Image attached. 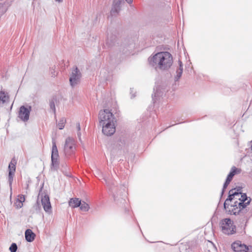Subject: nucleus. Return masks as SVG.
I'll return each mask as SVG.
<instances>
[{
	"instance_id": "f8f14e48",
	"label": "nucleus",
	"mask_w": 252,
	"mask_h": 252,
	"mask_svg": "<svg viewBox=\"0 0 252 252\" xmlns=\"http://www.w3.org/2000/svg\"><path fill=\"white\" fill-rule=\"evenodd\" d=\"M41 203L44 211L48 213H50L52 210L49 197L45 195L41 199Z\"/></svg>"
},
{
	"instance_id": "7ed1b4c3",
	"label": "nucleus",
	"mask_w": 252,
	"mask_h": 252,
	"mask_svg": "<svg viewBox=\"0 0 252 252\" xmlns=\"http://www.w3.org/2000/svg\"><path fill=\"white\" fill-rule=\"evenodd\" d=\"M99 124L117 123L116 119L112 112L108 109L101 110L98 114Z\"/></svg>"
},
{
	"instance_id": "6e6552de",
	"label": "nucleus",
	"mask_w": 252,
	"mask_h": 252,
	"mask_svg": "<svg viewBox=\"0 0 252 252\" xmlns=\"http://www.w3.org/2000/svg\"><path fill=\"white\" fill-rule=\"evenodd\" d=\"M75 150V140L71 137H68L65 140L64 151L66 155H69Z\"/></svg>"
},
{
	"instance_id": "9b49d317",
	"label": "nucleus",
	"mask_w": 252,
	"mask_h": 252,
	"mask_svg": "<svg viewBox=\"0 0 252 252\" xmlns=\"http://www.w3.org/2000/svg\"><path fill=\"white\" fill-rule=\"evenodd\" d=\"M16 161L14 159H12L9 164L8 166V181L10 185H11L13 181V176L14 175L16 169Z\"/></svg>"
},
{
	"instance_id": "f257e3e1",
	"label": "nucleus",
	"mask_w": 252,
	"mask_h": 252,
	"mask_svg": "<svg viewBox=\"0 0 252 252\" xmlns=\"http://www.w3.org/2000/svg\"><path fill=\"white\" fill-rule=\"evenodd\" d=\"M149 64L157 70L165 71L170 68L173 61L171 54L168 52H160L148 58Z\"/></svg>"
},
{
	"instance_id": "a878e982",
	"label": "nucleus",
	"mask_w": 252,
	"mask_h": 252,
	"mask_svg": "<svg viewBox=\"0 0 252 252\" xmlns=\"http://www.w3.org/2000/svg\"><path fill=\"white\" fill-rule=\"evenodd\" d=\"M23 206V203L22 202H21L20 201L16 200L15 202L14 203V206L17 208V209H20L21 208H22Z\"/></svg>"
},
{
	"instance_id": "9d476101",
	"label": "nucleus",
	"mask_w": 252,
	"mask_h": 252,
	"mask_svg": "<svg viewBox=\"0 0 252 252\" xmlns=\"http://www.w3.org/2000/svg\"><path fill=\"white\" fill-rule=\"evenodd\" d=\"M31 111V107L30 106L27 108L22 106L19 111L18 117L24 122L28 121L29 119Z\"/></svg>"
},
{
	"instance_id": "0eeeda50",
	"label": "nucleus",
	"mask_w": 252,
	"mask_h": 252,
	"mask_svg": "<svg viewBox=\"0 0 252 252\" xmlns=\"http://www.w3.org/2000/svg\"><path fill=\"white\" fill-rule=\"evenodd\" d=\"M102 127V133L106 136H111L116 131V123L99 124Z\"/></svg>"
},
{
	"instance_id": "f03ea898",
	"label": "nucleus",
	"mask_w": 252,
	"mask_h": 252,
	"mask_svg": "<svg viewBox=\"0 0 252 252\" xmlns=\"http://www.w3.org/2000/svg\"><path fill=\"white\" fill-rule=\"evenodd\" d=\"M250 201L251 199L248 198L246 193H241L240 198H239V201H235L234 202V204H231V210L230 209L228 212L230 214H238L247 206L249 205Z\"/></svg>"
},
{
	"instance_id": "1a4fd4ad",
	"label": "nucleus",
	"mask_w": 252,
	"mask_h": 252,
	"mask_svg": "<svg viewBox=\"0 0 252 252\" xmlns=\"http://www.w3.org/2000/svg\"><path fill=\"white\" fill-rule=\"evenodd\" d=\"M81 76V73L77 67L72 70L69 78L70 83L72 87H74L79 83Z\"/></svg>"
},
{
	"instance_id": "412c9836",
	"label": "nucleus",
	"mask_w": 252,
	"mask_h": 252,
	"mask_svg": "<svg viewBox=\"0 0 252 252\" xmlns=\"http://www.w3.org/2000/svg\"><path fill=\"white\" fill-rule=\"evenodd\" d=\"M233 177L228 175L226 181L224 183L223 187V189L222 191V194L223 193L224 189L227 188L228 185L229 184L230 182L232 180Z\"/></svg>"
},
{
	"instance_id": "bb28decb",
	"label": "nucleus",
	"mask_w": 252,
	"mask_h": 252,
	"mask_svg": "<svg viewBox=\"0 0 252 252\" xmlns=\"http://www.w3.org/2000/svg\"><path fill=\"white\" fill-rule=\"evenodd\" d=\"M76 128L78 130L77 132V135L79 139V140L81 141V132H80L81 127H80V125L79 123L76 124Z\"/></svg>"
},
{
	"instance_id": "2eb2a0df",
	"label": "nucleus",
	"mask_w": 252,
	"mask_h": 252,
	"mask_svg": "<svg viewBox=\"0 0 252 252\" xmlns=\"http://www.w3.org/2000/svg\"><path fill=\"white\" fill-rule=\"evenodd\" d=\"M81 200L79 198H74L70 199L69 201V205L72 208H76L79 207Z\"/></svg>"
},
{
	"instance_id": "473e14b6",
	"label": "nucleus",
	"mask_w": 252,
	"mask_h": 252,
	"mask_svg": "<svg viewBox=\"0 0 252 252\" xmlns=\"http://www.w3.org/2000/svg\"><path fill=\"white\" fill-rule=\"evenodd\" d=\"M55 0L58 2H62L63 1V0Z\"/></svg>"
},
{
	"instance_id": "393cba45",
	"label": "nucleus",
	"mask_w": 252,
	"mask_h": 252,
	"mask_svg": "<svg viewBox=\"0 0 252 252\" xmlns=\"http://www.w3.org/2000/svg\"><path fill=\"white\" fill-rule=\"evenodd\" d=\"M17 250V246L15 243H12L9 247V250L11 252H16Z\"/></svg>"
},
{
	"instance_id": "20e7f679",
	"label": "nucleus",
	"mask_w": 252,
	"mask_h": 252,
	"mask_svg": "<svg viewBox=\"0 0 252 252\" xmlns=\"http://www.w3.org/2000/svg\"><path fill=\"white\" fill-rule=\"evenodd\" d=\"M242 188H238V189H231L229 192L228 198H227L224 203V208L226 211L228 212V210L230 209V205L228 203L229 201L234 202L235 201L239 200V198H240L241 195Z\"/></svg>"
},
{
	"instance_id": "b1692460",
	"label": "nucleus",
	"mask_w": 252,
	"mask_h": 252,
	"mask_svg": "<svg viewBox=\"0 0 252 252\" xmlns=\"http://www.w3.org/2000/svg\"><path fill=\"white\" fill-rule=\"evenodd\" d=\"M65 120L64 118H62L58 123V126L60 129H62L64 126Z\"/></svg>"
},
{
	"instance_id": "c85d7f7f",
	"label": "nucleus",
	"mask_w": 252,
	"mask_h": 252,
	"mask_svg": "<svg viewBox=\"0 0 252 252\" xmlns=\"http://www.w3.org/2000/svg\"><path fill=\"white\" fill-rule=\"evenodd\" d=\"M50 108L53 110L54 113H55V105L54 102L53 101H50Z\"/></svg>"
},
{
	"instance_id": "dca6fc26",
	"label": "nucleus",
	"mask_w": 252,
	"mask_h": 252,
	"mask_svg": "<svg viewBox=\"0 0 252 252\" xmlns=\"http://www.w3.org/2000/svg\"><path fill=\"white\" fill-rule=\"evenodd\" d=\"M51 169L54 170H57L59 167V165L58 158H51Z\"/></svg>"
},
{
	"instance_id": "4be33fe9",
	"label": "nucleus",
	"mask_w": 252,
	"mask_h": 252,
	"mask_svg": "<svg viewBox=\"0 0 252 252\" xmlns=\"http://www.w3.org/2000/svg\"><path fill=\"white\" fill-rule=\"evenodd\" d=\"M240 173V170L236 168L235 166L232 167L231 171L228 174L229 176L233 177V176L238 173Z\"/></svg>"
},
{
	"instance_id": "7c9ffc66",
	"label": "nucleus",
	"mask_w": 252,
	"mask_h": 252,
	"mask_svg": "<svg viewBox=\"0 0 252 252\" xmlns=\"http://www.w3.org/2000/svg\"><path fill=\"white\" fill-rule=\"evenodd\" d=\"M179 68L183 67L182 63V62L180 61H179Z\"/></svg>"
},
{
	"instance_id": "39448f33",
	"label": "nucleus",
	"mask_w": 252,
	"mask_h": 252,
	"mask_svg": "<svg viewBox=\"0 0 252 252\" xmlns=\"http://www.w3.org/2000/svg\"><path fill=\"white\" fill-rule=\"evenodd\" d=\"M221 230L226 235L233 234L236 232V226L233 221L230 219H225L221 220Z\"/></svg>"
},
{
	"instance_id": "6ab92c4d",
	"label": "nucleus",
	"mask_w": 252,
	"mask_h": 252,
	"mask_svg": "<svg viewBox=\"0 0 252 252\" xmlns=\"http://www.w3.org/2000/svg\"><path fill=\"white\" fill-rule=\"evenodd\" d=\"M8 99V96L4 92L1 91L0 92V103L3 104ZM1 104H0V105Z\"/></svg>"
},
{
	"instance_id": "aec40b11",
	"label": "nucleus",
	"mask_w": 252,
	"mask_h": 252,
	"mask_svg": "<svg viewBox=\"0 0 252 252\" xmlns=\"http://www.w3.org/2000/svg\"><path fill=\"white\" fill-rule=\"evenodd\" d=\"M79 207L82 211L85 212L88 211L90 208L89 204L84 201H81V204Z\"/></svg>"
},
{
	"instance_id": "ddd939ff",
	"label": "nucleus",
	"mask_w": 252,
	"mask_h": 252,
	"mask_svg": "<svg viewBox=\"0 0 252 252\" xmlns=\"http://www.w3.org/2000/svg\"><path fill=\"white\" fill-rule=\"evenodd\" d=\"M122 0H114L113 6L111 10L112 15H115L120 10V5Z\"/></svg>"
},
{
	"instance_id": "5701e85b",
	"label": "nucleus",
	"mask_w": 252,
	"mask_h": 252,
	"mask_svg": "<svg viewBox=\"0 0 252 252\" xmlns=\"http://www.w3.org/2000/svg\"><path fill=\"white\" fill-rule=\"evenodd\" d=\"M240 173V170L236 168L235 166L232 167L231 171L228 174L229 176L233 177V176L238 173Z\"/></svg>"
},
{
	"instance_id": "f3484780",
	"label": "nucleus",
	"mask_w": 252,
	"mask_h": 252,
	"mask_svg": "<svg viewBox=\"0 0 252 252\" xmlns=\"http://www.w3.org/2000/svg\"><path fill=\"white\" fill-rule=\"evenodd\" d=\"M58 151L55 141H52V150L51 158H58Z\"/></svg>"
},
{
	"instance_id": "a211bd4d",
	"label": "nucleus",
	"mask_w": 252,
	"mask_h": 252,
	"mask_svg": "<svg viewBox=\"0 0 252 252\" xmlns=\"http://www.w3.org/2000/svg\"><path fill=\"white\" fill-rule=\"evenodd\" d=\"M183 71V67L178 68L177 69L176 72V74L175 75V77H174L175 81H178L179 80V79L181 78V77L182 75Z\"/></svg>"
},
{
	"instance_id": "423d86ee",
	"label": "nucleus",
	"mask_w": 252,
	"mask_h": 252,
	"mask_svg": "<svg viewBox=\"0 0 252 252\" xmlns=\"http://www.w3.org/2000/svg\"><path fill=\"white\" fill-rule=\"evenodd\" d=\"M231 247L235 252H252V246L248 247L239 241L234 242Z\"/></svg>"
},
{
	"instance_id": "4468645a",
	"label": "nucleus",
	"mask_w": 252,
	"mask_h": 252,
	"mask_svg": "<svg viewBox=\"0 0 252 252\" xmlns=\"http://www.w3.org/2000/svg\"><path fill=\"white\" fill-rule=\"evenodd\" d=\"M35 237V234L32 231V230L28 229L25 231V238L26 240L29 242H32Z\"/></svg>"
},
{
	"instance_id": "f704fd0d",
	"label": "nucleus",
	"mask_w": 252,
	"mask_h": 252,
	"mask_svg": "<svg viewBox=\"0 0 252 252\" xmlns=\"http://www.w3.org/2000/svg\"><path fill=\"white\" fill-rule=\"evenodd\" d=\"M251 150H252V146H251Z\"/></svg>"
},
{
	"instance_id": "2f4dec72",
	"label": "nucleus",
	"mask_w": 252,
	"mask_h": 252,
	"mask_svg": "<svg viewBox=\"0 0 252 252\" xmlns=\"http://www.w3.org/2000/svg\"><path fill=\"white\" fill-rule=\"evenodd\" d=\"M126 1H127L128 3H132L133 0H126Z\"/></svg>"
},
{
	"instance_id": "72a5a7b5",
	"label": "nucleus",
	"mask_w": 252,
	"mask_h": 252,
	"mask_svg": "<svg viewBox=\"0 0 252 252\" xmlns=\"http://www.w3.org/2000/svg\"><path fill=\"white\" fill-rule=\"evenodd\" d=\"M104 180L105 181L106 183L107 184H108H108H109V183H108V182L107 181V180H106V179L105 177H104Z\"/></svg>"
},
{
	"instance_id": "cd10ccee",
	"label": "nucleus",
	"mask_w": 252,
	"mask_h": 252,
	"mask_svg": "<svg viewBox=\"0 0 252 252\" xmlns=\"http://www.w3.org/2000/svg\"><path fill=\"white\" fill-rule=\"evenodd\" d=\"M16 200L23 203L25 200V196L22 194L19 195Z\"/></svg>"
},
{
	"instance_id": "c756f323",
	"label": "nucleus",
	"mask_w": 252,
	"mask_h": 252,
	"mask_svg": "<svg viewBox=\"0 0 252 252\" xmlns=\"http://www.w3.org/2000/svg\"><path fill=\"white\" fill-rule=\"evenodd\" d=\"M158 96H159V94L157 92L156 93H155L154 94L152 95V98H153V99L154 100L157 97H158Z\"/></svg>"
}]
</instances>
